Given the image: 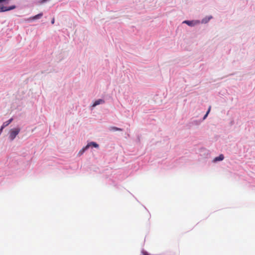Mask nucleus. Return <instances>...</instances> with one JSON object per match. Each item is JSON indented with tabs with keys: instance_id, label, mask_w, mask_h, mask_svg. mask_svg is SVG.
I'll use <instances>...</instances> for the list:
<instances>
[{
	"instance_id": "nucleus-1",
	"label": "nucleus",
	"mask_w": 255,
	"mask_h": 255,
	"mask_svg": "<svg viewBox=\"0 0 255 255\" xmlns=\"http://www.w3.org/2000/svg\"><path fill=\"white\" fill-rule=\"evenodd\" d=\"M20 129L19 128H12L10 130L9 138L10 140H13L16 136L19 133Z\"/></svg>"
},
{
	"instance_id": "nucleus-2",
	"label": "nucleus",
	"mask_w": 255,
	"mask_h": 255,
	"mask_svg": "<svg viewBox=\"0 0 255 255\" xmlns=\"http://www.w3.org/2000/svg\"><path fill=\"white\" fill-rule=\"evenodd\" d=\"M15 5H11L9 7L0 5V12H4L13 9L15 8Z\"/></svg>"
},
{
	"instance_id": "nucleus-3",
	"label": "nucleus",
	"mask_w": 255,
	"mask_h": 255,
	"mask_svg": "<svg viewBox=\"0 0 255 255\" xmlns=\"http://www.w3.org/2000/svg\"><path fill=\"white\" fill-rule=\"evenodd\" d=\"M105 103V101L103 100H102V99H99L97 101H96L93 104V107H94L99 104H103Z\"/></svg>"
},
{
	"instance_id": "nucleus-4",
	"label": "nucleus",
	"mask_w": 255,
	"mask_h": 255,
	"mask_svg": "<svg viewBox=\"0 0 255 255\" xmlns=\"http://www.w3.org/2000/svg\"><path fill=\"white\" fill-rule=\"evenodd\" d=\"M43 15V13H40L34 16H32V17H31L30 18V19L31 20H35V19H39Z\"/></svg>"
},
{
	"instance_id": "nucleus-5",
	"label": "nucleus",
	"mask_w": 255,
	"mask_h": 255,
	"mask_svg": "<svg viewBox=\"0 0 255 255\" xmlns=\"http://www.w3.org/2000/svg\"><path fill=\"white\" fill-rule=\"evenodd\" d=\"M12 121H13V119L11 118L7 121L3 123L2 125V128H4L5 127H7L8 125H9L12 122Z\"/></svg>"
},
{
	"instance_id": "nucleus-6",
	"label": "nucleus",
	"mask_w": 255,
	"mask_h": 255,
	"mask_svg": "<svg viewBox=\"0 0 255 255\" xmlns=\"http://www.w3.org/2000/svg\"><path fill=\"white\" fill-rule=\"evenodd\" d=\"M224 156L223 154H220L219 156L216 157L214 158V161L215 162L218 161H222L224 159Z\"/></svg>"
},
{
	"instance_id": "nucleus-7",
	"label": "nucleus",
	"mask_w": 255,
	"mask_h": 255,
	"mask_svg": "<svg viewBox=\"0 0 255 255\" xmlns=\"http://www.w3.org/2000/svg\"><path fill=\"white\" fill-rule=\"evenodd\" d=\"M90 147V144H87L85 147H83L79 152L78 154L79 155H82L85 151Z\"/></svg>"
},
{
	"instance_id": "nucleus-8",
	"label": "nucleus",
	"mask_w": 255,
	"mask_h": 255,
	"mask_svg": "<svg viewBox=\"0 0 255 255\" xmlns=\"http://www.w3.org/2000/svg\"><path fill=\"white\" fill-rule=\"evenodd\" d=\"M110 131H122V129L115 127H112L110 128Z\"/></svg>"
},
{
	"instance_id": "nucleus-9",
	"label": "nucleus",
	"mask_w": 255,
	"mask_h": 255,
	"mask_svg": "<svg viewBox=\"0 0 255 255\" xmlns=\"http://www.w3.org/2000/svg\"><path fill=\"white\" fill-rule=\"evenodd\" d=\"M212 18V16H210V17H206L205 18H204L203 19H202V23H207L208 22L210 19H211Z\"/></svg>"
},
{
	"instance_id": "nucleus-10",
	"label": "nucleus",
	"mask_w": 255,
	"mask_h": 255,
	"mask_svg": "<svg viewBox=\"0 0 255 255\" xmlns=\"http://www.w3.org/2000/svg\"><path fill=\"white\" fill-rule=\"evenodd\" d=\"M88 144H90V146L92 145L94 147H99V145L97 143L94 142H91L88 143Z\"/></svg>"
},
{
	"instance_id": "nucleus-11",
	"label": "nucleus",
	"mask_w": 255,
	"mask_h": 255,
	"mask_svg": "<svg viewBox=\"0 0 255 255\" xmlns=\"http://www.w3.org/2000/svg\"><path fill=\"white\" fill-rule=\"evenodd\" d=\"M183 22L187 24L188 25H190V26H191L193 25V21H191L185 20Z\"/></svg>"
},
{
	"instance_id": "nucleus-12",
	"label": "nucleus",
	"mask_w": 255,
	"mask_h": 255,
	"mask_svg": "<svg viewBox=\"0 0 255 255\" xmlns=\"http://www.w3.org/2000/svg\"><path fill=\"white\" fill-rule=\"evenodd\" d=\"M210 110H211V107H209L207 113L206 114V115L204 116V119H205L208 116V114L209 113L210 111Z\"/></svg>"
},
{
	"instance_id": "nucleus-13",
	"label": "nucleus",
	"mask_w": 255,
	"mask_h": 255,
	"mask_svg": "<svg viewBox=\"0 0 255 255\" xmlns=\"http://www.w3.org/2000/svg\"><path fill=\"white\" fill-rule=\"evenodd\" d=\"M142 254L143 255H149V254L147 252L144 251H143L142 252Z\"/></svg>"
},
{
	"instance_id": "nucleus-14",
	"label": "nucleus",
	"mask_w": 255,
	"mask_h": 255,
	"mask_svg": "<svg viewBox=\"0 0 255 255\" xmlns=\"http://www.w3.org/2000/svg\"><path fill=\"white\" fill-rule=\"evenodd\" d=\"M47 0H41L40 1V3H43L44 2H45V1H46Z\"/></svg>"
},
{
	"instance_id": "nucleus-15",
	"label": "nucleus",
	"mask_w": 255,
	"mask_h": 255,
	"mask_svg": "<svg viewBox=\"0 0 255 255\" xmlns=\"http://www.w3.org/2000/svg\"><path fill=\"white\" fill-rule=\"evenodd\" d=\"M4 128H2V126H1L0 129V134H1V133L2 132V130Z\"/></svg>"
},
{
	"instance_id": "nucleus-16",
	"label": "nucleus",
	"mask_w": 255,
	"mask_h": 255,
	"mask_svg": "<svg viewBox=\"0 0 255 255\" xmlns=\"http://www.w3.org/2000/svg\"><path fill=\"white\" fill-rule=\"evenodd\" d=\"M54 21H55V19H54V18H53L52 19V20H51V23H52V24H54Z\"/></svg>"
}]
</instances>
